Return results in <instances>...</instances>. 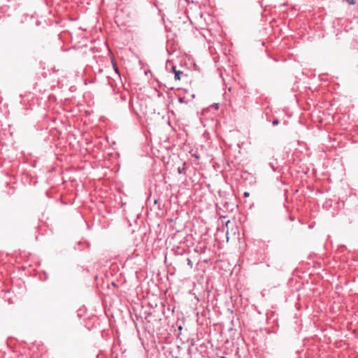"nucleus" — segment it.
<instances>
[{"label": "nucleus", "mask_w": 358, "mask_h": 358, "mask_svg": "<svg viewBox=\"0 0 358 358\" xmlns=\"http://www.w3.org/2000/svg\"><path fill=\"white\" fill-rule=\"evenodd\" d=\"M114 69H115V72H116V73L118 74V76H120L119 71H118L117 67H116V66L114 65Z\"/></svg>", "instance_id": "13"}, {"label": "nucleus", "mask_w": 358, "mask_h": 358, "mask_svg": "<svg viewBox=\"0 0 358 358\" xmlns=\"http://www.w3.org/2000/svg\"><path fill=\"white\" fill-rule=\"evenodd\" d=\"M243 196H244V197H248L250 196V193L248 192H245L243 193Z\"/></svg>", "instance_id": "10"}, {"label": "nucleus", "mask_w": 358, "mask_h": 358, "mask_svg": "<svg viewBox=\"0 0 358 358\" xmlns=\"http://www.w3.org/2000/svg\"><path fill=\"white\" fill-rule=\"evenodd\" d=\"M289 220H290L291 221H294V217L289 216Z\"/></svg>", "instance_id": "14"}, {"label": "nucleus", "mask_w": 358, "mask_h": 358, "mask_svg": "<svg viewBox=\"0 0 358 358\" xmlns=\"http://www.w3.org/2000/svg\"><path fill=\"white\" fill-rule=\"evenodd\" d=\"M172 71L175 73L176 71H177L178 70L176 69V67L175 66H172Z\"/></svg>", "instance_id": "12"}, {"label": "nucleus", "mask_w": 358, "mask_h": 358, "mask_svg": "<svg viewBox=\"0 0 358 358\" xmlns=\"http://www.w3.org/2000/svg\"><path fill=\"white\" fill-rule=\"evenodd\" d=\"M182 329V326H179V327H178V329H179V330H181Z\"/></svg>", "instance_id": "16"}, {"label": "nucleus", "mask_w": 358, "mask_h": 358, "mask_svg": "<svg viewBox=\"0 0 358 358\" xmlns=\"http://www.w3.org/2000/svg\"><path fill=\"white\" fill-rule=\"evenodd\" d=\"M185 169V167H180V166H179V167L178 168V173L179 174H182V173L184 172Z\"/></svg>", "instance_id": "5"}, {"label": "nucleus", "mask_w": 358, "mask_h": 358, "mask_svg": "<svg viewBox=\"0 0 358 358\" xmlns=\"http://www.w3.org/2000/svg\"><path fill=\"white\" fill-rule=\"evenodd\" d=\"M145 313V319L148 318V317H150L151 315V313L150 312H147V313Z\"/></svg>", "instance_id": "11"}, {"label": "nucleus", "mask_w": 358, "mask_h": 358, "mask_svg": "<svg viewBox=\"0 0 358 358\" xmlns=\"http://www.w3.org/2000/svg\"><path fill=\"white\" fill-rule=\"evenodd\" d=\"M191 97H192V99H194V94H192V95H191Z\"/></svg>", "instance_id": "17"}, {"label": "nucleus", "mask_w": 358, "mask_h": 358, "mask_svg": "<svg viewBox=\"0 0 358 358\" xmlns=\"http://www.w3.org/2000/svg\"><path fill=\"white\" fill-rule=\"evenodd\" d=\"M193 156L196 159L199 158V155H197L196 154L193 155Z\"/></svg>", "instance_id": "15"}, {"label": "nucleus", "mask_w": 358, "mask_h": 358, "mask_svg": "<svg viewBox=\"0 0 358 358\" xmlns=\"http://www.w3.org/2000/svg\"><path fill=\"white\" fill-rule=\"evenodd\" d=\"M178 101L180 103H187L189 101V100L187 99L186 97H185V96H179Z\"/></svg>", "instance_id": "2"}, {"label": "nucleus", "mask_w": 358, "mask_h": 358, "mask_svg": "<svg viewBox=\"0 0 358 358\" xmlns=\"http://www.w3.org/2000/svg\"><path fill=\"white\" fill-rule=\"evenodd\" d=\"M350 5H355V0H345Z\"/></svg>", "instance_id": "9"}, {"label": "nucleus", "mask_w": 358, "mask_h": 358, "mask_svg": "<svg viewBox=\"0 0 358 358\" xmlns=\"http://www.w3.org/2000/svg\"><path fill=\"white\" fill-rule=\"evenodd\" d=\"M268 166L271 167V169L274 171H277V166H275V164H274L273 162H271L268 163Z\"/></svg>", "instance_id": "3"}, {"label": "nucleus", "mask_w": 358, "mask_h": 358, "mask_svg": "<svg viewBox=\"0 0 358 358\" xmlns=\"http://www.w3.org/2000/svg\"><path fill=\"white\" fill-rule=\"evenodd\" d=\"M279 120L278 119H275L272 121V124L273 126H277L279 124Z\"/></svg>", "instance_id": "8"}, {"label": "nucleus", "mask_w": 358, "mask_h": 358, "mask_svg": "<svg viewBox=\"0 0 358 358\" xmlns=\"http://www.w3.org/2000/svg\"><path fill=\"white\" fill-rule=\"evenodd\" d=\"M187 265L190 267V268H192L193 266V263L191 261V259L189 258H187Z\"/></svg>", "instance_id": "7"}, {"label": "nucleus", "mask_w": 358, "mask_h": 358, "mask_svg": "<svg viewBox=\"0 0 358 358\" xmlns=\"http://www.w3.org/2000/svg\"><path fill=\"white\" fill-rule=\"evenodd\" d=\"M194 345V341L192 339L191 341V343L187 349V352H188V354L190 355H191V350H192V348Z\"/></svg>", "instance_id": "4"}, {"label": "nucleus", "mask_w": 358, "mask_h": 358, "mask_svg": "<svg viewBox=\"0 0 358 358\" xmlns=\"http://www.w3.org/2000/svg\"><path fill=\"white\" fill-rule=\"evenodd\" d=\"M211 107L215 110H217L220 107V105L219 103H214L213 104L211 105Z\"/></svg>", "instance_id": "6"}, {"label": "nucleus", "mask_w": 358, "mask_h": 358, "mask_svg": "<svg viewBox=\"0 0 358 358\" xmlns=\"http://www.w3.org/2000/svg\"><path fill=\"white\" fill-rule=\"evenodd\" d=\"M182 76H185L187 77L186 74H184V73L182 71L178 70L175 72V80H180Z\"/></svg>", "instance_id": "1"}]
</instances>
